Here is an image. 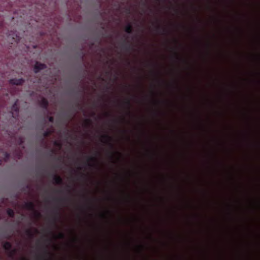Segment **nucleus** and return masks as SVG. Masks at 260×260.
I'll list each match as a JSON object with an SVG mask.
<instances>
[{
	"instance_id": "obj_15",
	"label": "nucleus",
	"mask_w": 260,
	"mask_h": 260,
	"mask_svg": "<svg viewBox=\"0 0 260 260\" xmlns=\"http://www.w3.org/2000/svg\"><path fill=\"white\" fill-rule=\"evenodd\" d=\"M7 213L8 215H9V216H10V217L13 218L15 216V213H14V210L11 208H9L7 210Z\"/></svg>"
},
{
	"instance_id": "obj_29",
	"label": "nucleus",
	"mask_w": 260,
	"mask_h": 260,
	"mask_svg": "<svg viewBox=\"0 0 260 260\" xmlns=\"http://www.w3.org/2000/svg\"><path fill=\"white\" fill-rule=\"evenodd\" d=\"M55 154V151L54 150H51L50 156H53Z\"/></svg>"
},
{
	"instance_id": "obj_31",
	"label": "nucleus",
	"mask_w": 260,
	"mask_h": 260,
	"mask_svg": "<svg viewBox=\"0 0 260 260\" xmlns=\"http://www.w3.org/2000/svg\"><path fill=\"white\" fill-rule=\"evenodd\" d=\"M13 39L14 40V42H17L18 39L17 38L15 39L14 38H13Z\"/></svg>"
},
{
	"instance_id": "obj_12",
	"label": "nucleus",
	"mask_w": 260,
	"mask_h": 260,
	"mask_svg": "<svg viewBox=\"0 0 260 260\" xmlns=\"http://www.w3.org/2000/svg\"><path fill=\"white\" fill-rule=\"evenodd\" d=\"M53 133V130L51 128H47L44 132L43 135L45 138L50 136Z\"/></svg>"
},
{
	"instance_id": "obj_4",
	"label": "nucleus",
	"mask_w": 260,
	"mask_h": 260,
	"mask_svg": "<svg viewBox=\"0 0 260 260\" xmlns=\"http://www.w3.org/2000/svg\"><path fill=\"white\" fill-rule=\"evenodd\" d=\"M121 48L122 50H125L127 52L130 51L134 49L133 47L129 43V42L124 39L121 44Z\"/></svg>"
},
{
	"instance_id": "obj_38",
	"label": "nucleus",
	"mask_w": 260,
	"mask_h": 260,
	"mask_svg": "<svg viewBox=\"0 0 260 260\" xmlns=\"http://www.w3.org/2000/svg\"><path fill=\"white\" fill-rule=\"evenodd\" d=\"M78 169H79V170H81L82 169V168H81V167H79V168H78Z\"/></svg>"
},
{
	"instance_id": "obj_11",
	"label": "nucleus",
	"mask_w": 260,
	"mask_h": 260,
	"mask_svg": "<svg viewBox=\"0 0 260 260\" xmlns=\"http://www.w3.org/2000/svg\"><path fill=\"white\" fill-rule=\"evenodd\" d=\"M124 30L127 34H132L133 31V28L132 24L131 23H128L125 27Z\"/></svg>"
},
{
	"instance_id": "obj_21",
	"label": "nucleus",
	"mask_w": 260,
	"mask_h": 260,
	"mask_svg": "<svg viewBox=\"0 0 260 260\" xmlns=\"http://www.w3.org/2000/svg\"><path fill=\"white\" fill-rule=\"evenodd\" d=\"M10 157V154L7 152L4 153V159L5 161H7Z\"/></svg>"
},
{
	"instance_id": "obj_40",
	"label": "nucleus",
	"mask_w": 260,
	"mask_h": 260,
	"mask_svg": "<svg viewBox=\"0 0 260 260\" xmlns=\"http://www.w3.org/2000/svg\"><path fill=\"white\" fill-rule=\"evenodd\" d=\"M36 232H38V230L37 229H35Z\"/></svg>"
},
{
	"instance_id": "obj_44",
	"label": "nucleus",
	"mask_w": 260,
	"mask_h": 260,
	"mask_svg": "<svg viewBox=\"0 0 260 260\" xmlns=\"http://www.w3.org/2000/svg\"><path fill=\"white\" fill-rule=\"evenodd\" d=\"M157 1H158V2H159V0H157Z\"/></svg>"
},
{
	"instance_id": "obj_20",
	"label": "nucleus",
	"mask_w": 260,
	"mask_h": 260,
	"mask_svg": "<svg viewBox=\"0 0 260 260\" xmlns=\"http://www.w3.org/2000/svg\"><path fill=\"white\" fill-rule=\"evenodd\" d=\"M65 238V235L63 233H59L57 237H56V238H58V239H63Z\"/></svg>"
},
{
	"instance_id": "obj_39",
	"label": "nucleus",
	"mask_w": 260,
	"mask_h": 260,
	"mask_svg": "<svg viewBox=\"0 0 260 260\" xmlns=\"http://www.w3.org/2000/svg\"><path fill=\"white\" fill-rule=\"evenodd\" d=\"M144 5H146V2H144Z\"/></svg>"
},
{
	"instance_id": "obj_8",
	"label": "nucleus",
	"mask_w": 260,
	"mask_h": 260,
	"mask_svg": "<svg viewBox=\"0 0 260 260\" xmlns=\"http://www.w3.org/2000/svg\"><path fill=\"white\" fill-rule=\"evenodd\" d=\"M48 104L49 103L48 100L45 98H42L39 101L40 106L46 110H47L48 108Z\"/></svg>"
},
{
	"instance_id": "obj_1",
	"label": "nucleus",
	"mask_w": 260,
	"mask_h": 260,
	"mask_svg": "<svg viewBox=\"0 0 260 260\" xmlns=\"http://www.w3.org/2000/svg\"><path fill=\"white\" fill-rule=\"evenodd\" d=\"M23 207L27 210L33 211L36 217H40L41 214L35 209V205L34 202H26L24 204Z\"/></svg>"
},
{
	"instance_id": "obj_13",
	"label": "nucleus",
	"mask_w": 260,
	"mask_h": 260,
	"mask_svg": "<svg viewBox=\"0 0 260 260\" xmlns=\"http://www.w3.org/2000/svg\"><path fill=\"white\" fill-rule=\"evenodd\" d=\"M17 249L16 248L12 249V248L10 250H9L8 253V255L10 257L13 258L15 254L17 253Z\"/></svg>"
},
{
	"instance_id": "obj_7",
	"label": "nucleus",
	"mask_w": 260,
	"mask_h": 260,
	"mask_svg": "<svg viewBox=\"0 0 260 260\" xmlns=\"http://www.w3.org/2000/svg\"><path fill=\"white\" fill-rule=\"evenodd\" d=\"M53 180L54 183L58 185H61L63 184V180L61 177L57 175L53 174Z\"/></svg>"
},
{
	"instance_id": "obj_35",
	"label": "nucleus",
	"mask_w": 260,
	"mask_h": 260,
	"mask_svg": "<svg viewBox=\"0 0 260 260\" xmlns=\"http://www.w3.org/2000/svg\"><path fill=\"white\" fill-rule=\"evenodd\" d=\"M20 260H28V259L25 258H21Z\"/></svg>"
},
{
	"instance_id": "obj_2",
	"label": "nucleus",
	"mask_w": 260,
	"mask_h": 260,
	"mask_svg": "<svg viewBox=\"0 0 260 260\" xmlns=\"http://www.w3.org/2000/svg\"><path fill=\"white\" fill-rule=\"evenodd\" d=\"M12 114L13 117L17 118L18 117V114L19 111V108L18 106V100H17L14 104L12 105L11 108Z\"/></svg>"
},
{
	"instance_id": "obj_14",
	"label": "nucleus",
	"mask_w": 260,
	"mask_h": 260,
	"mask_svg": "<svg viewBox=\"0 0 260 260\" xmlns=\"http://www.w3.org/2000/svg\"><path fill=\"white\" fill-rule=\"evenodd\" d=\"M26 235L30 238H32L34 236V234L30 229H27L25 231Z\"/></svg>"
},
{
	"instance_id": "obj_30",
	"label": "nucleus",
	"mask_w": 260,
	"mask_h": 260,
	"mask_svg": "<svg viewBox=\"0 0 260 260\" xmlns=\"http://www.w3.org/2000/svg\"><path fill=\"white\" fill-rule=\"evenodd\" d=\"M81 176L82 177H83V178H85V174H81Z\"/></svg>"
},
{
	"instance_id": "obj_9",
	"label": "nucleus",
	"mask_w": 260,
	"mask_h": 260,
	"mask_svg": "<svg viewBox=\"0 0 260 260\" xmlns=\"http://www.w3.org/2000/svg\"><path fill=\"white\" fill-rule=\"evenodd\" d=\"M155 29L156 32L161 34H166L167 30L166 28H162L160 25L156 24L155 26Z\"/></svg>"
},
{
	"instance_id": "obj_24",
	"label": "nucleus",
	"mask_w": 260,
	"mask_h": 260,
	"mask_svg": "<svg viewBox=\"0 0 260 260\" xmlns=\"http://www.w3.org/2000/svg\"><path fill=\"white\" fill-rule=\"evenodd\" d=\"M76 106L79 109H80V110H82L83 109L82 106H81V105L79 103H77V104H76Z\"/></svg>"
},
{
	"instance_id": "obj_19",
	"label": "nucleus",
	"mask_w": 260,
	"mask_h": 260,
	"mask_svg": "<svg viewBox=\"0 0 260 260\" xmlns=\"http://www.w3.org/2000/svg\"><path fill=\"white\" fill-rule=\"evenodd\" d=\"M44 253H45V255H42V256H40V258L41 259H46V257H47V255L48 254H49L50 253L48 252V251L46 250V249L45 248V250H44Z\"/></svg>"
},
{
	"instance_id": "obj_3",
	"label": "nucleus",
	"mask_w": 260,
	"mask_h": 260,
	"mask_svg": "<svg viewBox=\"0 0 260 260\" xmlns=\"http://www.w3.org/2000/svg\"><path fill=\"white\" fill-rule=\"evenodd\" d=\"M101 138L103 140H105V142L109 146L110 149L113 150L114 148V146L112 143L113 141L112 138L107 134L102 135Z\"/></svg>"
},
{
	"instance_id": "obj_23",
	"label": "nucleus",
	"mask_w": 260,
	"mask_h": 260,
	"mask_svg": "<svg viewBox=\"0 0 260 260\" xmlns=\"http://www.w3.org/2000/svg\"><path fill=\"white\" fill-rule=\"evenodd\" d=\"M48 121L51 123L54 122V118L52 116H49L48 117Z\"/></svg>"
},
{
	"instance_id": "obj_27",
	"label": "nucleus",
	"mask_w": 260,
	"mask_h": 260,
	"mask_svg": "<svg viewBox=\"0 0 260 260\" xmlns=\"http://www.w3.org/2000/svg\"><path fill=\"white\" fill-rule=\"evenodd\" d=\"M54 145H55L56 146H58L59 147H61V144L59 142H58L57 141H55L54 143Z\"/></svg>"
},
{
	"instance_id": "obj_18",
	"label": "nucleus",
	"mask_w": 260,
	"mask_h": 260,
	"mask_svg": "<svg viewBox=\"0 0 260 260\" xmlns=\"http://www.w3.org/2000/svg\"><path fill=\"white\" fill-rule=\"evenodd\" d=\"M124 104L126 105L127 109L128 110V112L129 113V109L131 107V103L129 100L127 99L124 102Z\"/></svg>"
},
{
	"instance_id": "obj_10",
	"label": "nucleus",
	"mask_w": 260,
	"mask_h": 260,
	"mask_svg": "<svg viewBox=\"0 0 260 260\" xmlns=\"http://www.w3.org/2000/svg\"><path fill=\"white\" fill-rule=\"evenodd\" d=\"M3 247L8 252L12 248V245L10 242L6 241L3 243Z\"/></svg>"
},
{
	"instance_id": "obj_34",
	"label": "nucleus",
	"mask_w": 260,
	"mask_h": 260,
	"mask_svg": "<svg viewBox=\"0 0 260 260\" xmlns=\"http://www.w3.org/2000/svg\"><path fill=\"white\" fill-rule=\"evenodd\" d=\"M94 44L93 43H92L91 44V46H90V47H93V46H94Z\"/></svg>"
},
{
	"instance_id": "obj_43",
	"label": "nucleus",
	"mask_w": 260,
	"mask_h": 260,
	"mask_svg": "<svg viewBox=\"0 0 260 260\" xmlns=\"http://www.w3.org/2000/svg\"><path fill=\"white\" fill-rule=\"evenodd\" d=\"M95 113H93V115H95Z\"/></svg>"
},
{
	"instance_id": "obj_42",
	"label": "nucleus",
	"mask_w": 260,
	"mask_h": 260,
	"mask_svg": "<svg viewBox=\"0 0 260 260\" xmlns=\"http://www.w3.org/2000/svg\"><path fill=\"white\" fill-rule=\"evenodd\" d=\"M21 143L23 142L22 140L21 139Z\"/></svg>"
},
{
	"instance_id": "obj_33",
	"label": "nucleus",
	"mask_w": 260,
	"mask_h": 260,
	"mask_svg": "<svg viewBox=\"0 0 260 260\" xmlns=\"http://www.w3.org/2000/svg\"><path fill=\"white\" fill-rule=\"evenodd\" d=\"M88 165L89 166H90V167L93 166L92 164H89V163H88Z\"/></svg>"
},
{
	"instance_id": "obj_5",
	"label": "nucleus",
	"mask_w": 260,
	"mask_h": 260,
	"mask_svg": "<svg viewBox=\"0 0 260 260\" xmlns=\"http://www.w3.org/2000/svg\"><path fill=\"white\" fill-rule=\"evenodd\" d=\"M46 68L47 66L45 64L37 61L34 66V71L35 73H38L41 70L45 69Z\"/></svg>"
},
{
	"instance_id": "obj_25",
	"label": "nucleus",
	"mask_w": 260,
	"mask_h": 260,
	"mask_svg": "<svg viewBox=\"0 0 260 260\" xmlns=\"http://www.w3.org/2000/svg\"><path fill=\"white\" fill-rule=\"evenodd\" d=\"M174 55H175V58H176L177 59H179V55H178V54L177 53V52H176V51H174Z\"/></svg>"
},
{
	"instance_id": "obj_37",
	"label": "nucleus",
	"mask_w": 260,
	"mask_h": 260,
	"mask_svg": "<svg viewBox=\"0 0 260 260\" xmlns=\"http://www.w3.org/2000/svg\"><path fill=\"white\" fill-rule=\"evenodd\" d=\"M102 216H103V217H106V215H105V214H102Z\"/></svg>"
},
{
	"instance_id": "obj_17",
	"label": "nucleus",
	"mask_w": 260,
	"mask_h": 260,
	"mask_svg": "<svg viewBox=\"0 0 260 260\" xmlns=\"http://www.w3.org/2000/svg\"><path fill=\"white\" fill-rule=\"evenodd\" d=\"M55 216L54 217V222H55L58 218L59 213L58 209H56L54 211Z\"/></svg>"
},
{
	"instance_id": "obj_26",
	"label": "nucleus",
	"mask_w": 260,
	"mask_h": 260,
	"mask_svg": "<svg viewBox=\"0 0 260 260\" xmlns=\"http://www.w3.org/2000/svg\"><path fill=\"white\" fill-rule=\"evenodd\" d=\"M67 200V199L66 198H60V199H55V200H57V201H59V202H63V201H64Z\"/></svg>"
},
{
	"instance_id": "obj_28",
	"label": "nucleus",
	"mask_w": 260,
	"mask_h": 260,
	"mask_svg": "<svg viewBox=\"0 0 260 260\" xmlns=\"http://www.w3.org/2000/svg\"><path fill=\"white\" fill-rule=\"evenodd\" d=\"M139 248L140 249V251L141 252L143 250V248H144L143 246H142V245H139Z\"/></svg>"
},
{
	"instance_id": "obj_22",
	"label": "nucleus",
	"mask_w": 260,
	"mask_h": 260,
	"mask_svg": "<svg viewBox=\"0 0 260 260\" xmlns=\"http://www.w3.org/2000/svg\"><path fill=\"white\" fill-rule=\"evenodd\" d=\"M91 120L89 119H86L85 120V124L87 127H88L91 124Z\"/></svg>"
},
{
	"instance_id": "obj_41",
	"label": "nucleus",
	"mask_w": 260,
	"mask_h": 260,
	"mask_svg": "<svg viewBox=\"0 0 260 260\" xmlns=\"http://www.w3.org/2000/svg\"><path fill=\"white\" fill-rule=\"evenodd\" d=\"M84 54H83L82 56V58H83L84 57Z\"/></svg>"
},
{
	"instance_id": "obj_16",
	"label": "nucleus",
	"mask_w": 260,
	"mask_h": 260,
	"mask_svg": "<svg viewBox=\"0 0 260 260\" xmlns=\"http://www.w3.org/2000/svg\"><path fill=\"white\" fill-rule=\"evenodd\" d=\"M88 161H91L93 162H96L98 160L96 157L94 156H88L87 157Z\"/></svg>"
},
{
	"instance_id": "obj_36",
	"label": "nucleus",
	"mask_w": 260,
	"mask_h": 260,
	"mask_svg": "<svg viewBox=\"0 0 260 260\" xmlns=\"http://www.w3.org/2000/svg\"><path fill=\"white\" fill-rule=\"evenodd\" d=\"M116 153H117L118 155H121V153H119V152H117Z\"/></svg>"
},
{
	"instance_id": "obj_6",
	"label": "nucleus",
	"mask_w": 260,
	"mask_h": 260,
	"mask_svg": "<svg viewBox=\"0 0 260 260\" xmlns=\"http://www.w3.org/2000/svg\"><path fill=\"white\" fill-rule=\"evenodd\" d=\"M25 82V80L22 78L17 79V78H13L9 80V83L12 85H21Z\"/></svg>"
},
{
	"instance_id": "obj_32",
	"label": "nucleus",
	"mask_w": 260,
	"mask_h": 260,
	"mask_svg": "<svg viewBox=\"0 0 260 260\" xmlns=\"http://www.w3.org/2000/svg\"><path fill=\"white\" fill-rule=\"evenodd\" d=\"M113 152H111V158H112V157H113Z\"/></svg>"
}]
</instances>
